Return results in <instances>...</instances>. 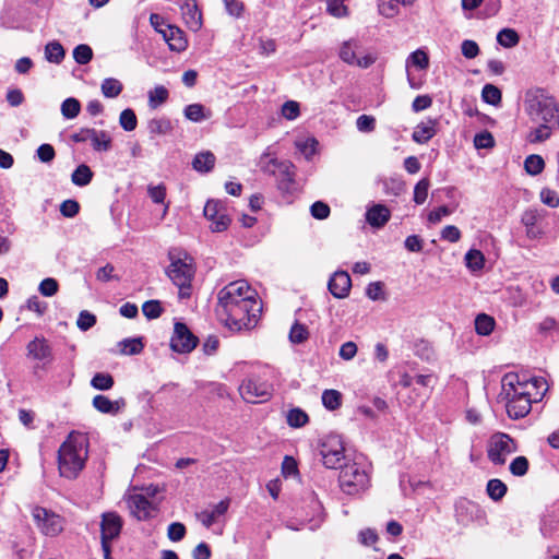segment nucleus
<instances>
[{
  "label": "nucleus",
  "instance_id": "obj_54",
  "mask_svg": "<svg viewBox=\"0 0 559 559\" xmlns=\"http://www.w3.org/2000/svg\"><path fill=\"white\" fill-rule=\"evenodd\" d=\"M59 288L58 282L52 277L43 280L38 286L39 293L45 297H52Z\"/></svg>",
  "mask_w": 559,
  "mask_h": 559
},
{
  "label": "nucleus",
  "instance_id": "obj_34",
  "mask_svg": "<svg viewBox=\"0 0 559 559\" xmlns=\"http://www.w3.org/2000/svg\"><path fill=\"white\" fill-rule=\"evenodd\" d=\"M93 178V173L87 165H80L73 171L71 179L75 186L84 187L87 186Z\"/></svg>",
  "mask_w": 559,
  "mask_h": 559
},
{
  "label": "nucleus",
  "instance_id": "obj_43",
  "mask_svg": "<svg viewBox=\"0 0 559 559\" xmlns=\"http://www.w3.org/2000/svg\"><path fill=\"white\" fill-rule=\"evenodd\" d=\"M342 394L336 390H325L322 393V403L329 411H335L341 406Z\"/></svg>",
  "mask_w": 559,
  "mask_h": 559
},
{
  "label": "nucleus",
  "instance_id": "obj_64",
  "mask_svg": "<svg viewBox=\"0 0 559 559\" xmlns=\"http://www.w3.org/2000/svg\"><path fill=\"white\" fill-rule=\"evenodd\" d=\"M474 144L477 148H491L495 140L490 132L485 131L475 135Z\"/></svg>",
  "mask_w": 559,
  "mask_h": 559
},
{
  "label": "nucleus",
  "instance_id": "obj_31",
  "mask_svg": "<svg viewBox=\"0 0 559 559\" xmlns=\"http://www.w3.org/2000/svg\"><path fill=\"white\" fill-rule=\"evenodd\" d=\"M90 142L95 151L107 152L111 148V138L106 131L93 130Z\"/></svg>",
  "mask_w": 559,
  "mask_h": 559
},
{
  "label": "nucleus",
  "instance_id": "obj_61",
  "mask_svg": "<svg viewBox=\"0 0 559 559\" xmlns=\"http://www.w3.org/2000/svg\"><path fill=\"white\" fill-rule=\"evenodd\" d=\"M186 535V527L182 523L174 522L168 526L167 536L171 542H179Z\"/></svg>",
  "mask_w": 559,
  "mask_h": 559
},
{
  "label": "nucleus",
  "instance_id": "obj_15",
  "mask_svg": "<svg viewBox=\"0 0 559 559\" xmlns=\"http://www.w3.org/2000/svg\"><path fill=\"white\" fill-rule=\"evenodd\" d=\"M180 10L187 27L192 32L200 31L203 25V21L202 12L198 7L197 0H182Z\"/></svg>",
  "mask_w": 559,
  "mask_h": 559
},
{
  "label": "nucleus",
  "instance_id": "obj_25",
  "mask_svg": "<svg viewBox=\"0 0 559 559\" xmlns=\"http://www.w3.org/2000/svg\"><path fill=\"white\" fill-rule=\"evenodd\" d=\"M436 123L432 119L418 123L413 132V140L419 144L427 143L436 134Z\"/></svg>",
  "mask_w": 559,
  "mask_h": 559
},
{
  "label": "nucleus",
  "instance_id": "obj_63",
  "mask_svg": "<svg viewBox=\"0 0 559 559\" xmlns=\"http://www.w3.org/2000/svg\"><path fill=\"white\" fill-rule=\"evenodd\" d=\"M540 200L544 204L548 205L549 207L556 209L559 206V195L556 191L544 188L540 191Z\"/></svg>",
  "mask_w": 559,
  "mask_h": 559
},
{
  "label": "nucleus",
  "instance_id": "obj_1",
  "mask_svg": "<svg viewBox=\"0 0 559 559\" xmlns=\"http://www.w3.org/2000/svg\"><path fill=\"white\" fill-rule=\"evenodd\" d=\"M261 312L262 304L258 294L246 281L231 282L217 294V318L230 331L253 329Z\"/></svg>",
  "mask_w": 559,
  "mask_h": 559
},
{
  "label": "nucleus",
  "instance_id": "obj_60",
  "mask_svg": "<svg viewBox=\"0 0 559 559\" xmlns=\"http://www.w3.org/2000/svg\"><path fill=\"white\" fill-rule=\"evenodd\" d=\"M379 13L385 17H394L399 14V7L395 0L381 1L378 4Z\"/></svg>",
  "mask_w": 559,
  "mask_h": 559
},
{
  "label": "nucleus",
  "instance_id": "obj_9",
  "mask_svg": "<svg viewBox=\"0 0 559 559\" xmlns=\"http://www.w3.org/2000/svg\"><path fill=\"white\" fill-rule=\"evenodd\" d=\"M320 455L326 468L341 467V462L345 459V448L342 438L337 435L326 436L320 444Z\"/></svg>",
  "mask_w": 559,
  "mask_h": 559
},
{
  "label": "nucleus",
  "instance_id": "obj_32",
  "mask_svg": "<svg viewBox=\"0 0 559 559\" xmlns=\"http://www.w3.org/2000/svg\"><path fill=\"white\" fill-rule=\"evenodd\" d=\"M45 58L52 63H60L64 58V49L59 41H50L45 47Z\"/></svg>",
  "mask_w": 559,
  "mask_h": 559
},
{
  "label": "nucleus",
  "instance_id": "obj_57",
  "mask_svg": "<svg viewBox=\"0 0 559 559\" xmlns=\"http://www.w3.org/2000/svg\"><path fill=\"white\" fill-rule=\"evenodd\" d=\"M366 295L369 299L376 300H384V292L383 284L381 282H372L366 288Z\"/></svg>",
  "mask_w": 559,
  "mask_h": 559
},
{
  "label": "nucleus",
  "instance_id": "obj_30",
  "mask_svg": "<svg viewBox=\"0 0 559 559\" xmlns=\"http://www.w3.org/2000/svg\"><path fill=\"white\" fill-rule=\"evenodd\" d=\"M538 123H539V126L532 129L526 136V140L530 143L544 142L547 139H549L551 135V127L549 126L551 122H538ZM552 123L556 124V122H552Z\"/></svg>",
  "mask_w": 559,
  "mask_h": 559
},
{
  "label": "nucleus",
  "instance_id": "obj_42",
  "mask_svg": "<svg viewBox=\"0 0 559 559\" xmlns=\"http://www.w3.org/2000/svg\"><path fill=\"white\" fill-rule=\"evenodd\" d=\"M168 98V91L163 85L155 86L148 92V105L152 108H157L164 104Z\"/></svg>",
  "mask_w": 559,
  "mask_h": 559
},
{
  "label": "nucleus",
  "instance_id": "obj_62",
  "mask_svg": "<svg viewBox=\"0 0 559 559\" xmlns=\"http://www.w3.org/2000/svg\"><path fill=\"white\" fill-rule=\"evenodd\" d=\"M462 55L467 59H474L479 55V47L476 41L465 39L461 44Z\"/></svg>",
  "mask_w": 559,
  "mask_h": 559
},
{
  "label": "nucleus",
  "instance_id": "obj_4",
  "mask_svg": "<svg viewBox=\"0 0 559 559\" xmlns=\"http://www.w3.org/2000/svg\"><path fill=\"white\" fill-rule=\"evenodd\" d=\"M523 109L532 122H556L559 127V106L543 88L532 87L525 92Z\"/></svg>",
  "mask_w": 559,
  "mask_h": 559
},
{
  "label": "nucleus",
  "instance_id": "obj_6",
  "mask_svg": "<svg viewBox=\"0 0 559 559\" xmlns=\"http://www.w3.org/2000/svg\"><path fill=\"white\" fill-rule=\"evenodd\" d=\"M369 485V473L364 465L357 462H347L341 466L338 486L345 495H359L366 491Z\"/></svg>",
  "mask_w": 559,
  "mask_h": 559
},
{
  "label": "nucleus",
  "instance_id": "obj_38",
  "mask_svg": "<svg viewBox=\"0 0 559 559\" xmlns=\"http://www.w3.org/2000/svg\"><path fill=\"white\" fill-rule=\"evenodd\" d=\"M118 346L122 355H136L143 349L141 338H126L121 341Z\"/></svg>",
  "mask_w": 559,
  "mask_h": 559
},
{
  "label": "nucleus",
  "instance_id": "obj_35",
  "mask_svg": "<svg viewBox=\"0 0 559 559\" xmlns=\"http://www.w3.org/2000/svg\"><path fill=\"white\" fill-rule=\"evenodd\" d=\"M102 93L107 98H115L122 92V84L119 80L107 78L100 85Z\"/></svg>",
  "mask_w": 559,
  "mask_h": 559
},
{
  "label": "nucleus",
  "instance_id": "obj_8",
  "mask_svg": "<svg viewBox=\"0 0 559 559\" xmlns=\"http://www.w3.org/2000/svg\"><path fill=\"white\" fill-rule=\"evenodd\" d=\"M516 451L513 439L503 432L491 436L488 442L487 455L490 462L496 465H503L507 457Z\"/></svg>",
  "mask_w": 559,
  "mask_h": 559
},
{
  "label": "nucleus",
  "instance_id": "obj_18",
  "mask_svg": "<svg viewBox=\"0 0 559 559\" xmlns=\"http://www.w3.org/2000/svg\"><path fill=\"white\" fill-rule=\"evenodd\" d=\"M26 350L27 357L44 364H50L53 359L51 346L44 337H35L27 344Z\"/></svg>",
  "mask_w": 559,
  "mask_h": 559
},
{
  "label": "nucleus",
  "instance_id": "obj_58",
  "mask_svg": "<svg viewBox=\"0 0 559 559\" xmlns=\"http://www.w3.org/2000/svg\"><path fill=\"white\" fill-rule=\"evenodd\" d=\"M356 127L360 132H372L376 128V119L369 115H361L356 120Z\"/></svg>",
  "mask_w": 559,
  "mask_h": 559
},
{
  "label": "nucleus",
  "instance_id": "obj_48",
  "mask_svg": "<svg viewBox=\"0 0 559 559\" xmlns=\"http://www.w3.org/2000/svg\"><path fill=\"white\" fill-rule=\"evenodd\" d=\"M142 312L150 320L159 318L163 313V307H162L160 301H158V300L145 301L142 306Z\"/></svg>",
  "mask_w": 559,
  "mask_h": 559
},
{
  "label": "nucleus",
  "instance_id": "obj_24",
  "mask_svg": "<svg viewBox=\"0 0 559 559\" xmlns=\"http://www.w3.org/2000/svg\"><path fill=\"white\" fill-rule=\"evenodd\" d=\"M390 210L382 205L376 204L371 206L366 213V219L372 227H382L390 219Z\"/></svg>",
  "mask_w": 559,
  "mask_h": 559
},
{
  "label": "nucleus",
  "instance_id": "obj_40",
  "mask_svg": "<svg viewBox=\"0 0 559 559\" xmlns=\"http://www.w3.org/2000/svg\"><path fill=\"white\" fill-rule=\"evenodd\" d=\"M414 66L420 70H425L429 67V57L428 55L421 50L417 49L409 55L406 60V67Z\"/></svg>",
  "mask_w": 559,
  "mask_h": 559
},
{
  "label": "nucleus",
  "instance_id": "obj_39",
  "mask_svg": "<svg viewBox=\"0 0 559 559\" xmlns=\"http://www.w3.org/2000/svg\"><path fill=\"white\" fill-rule=\"evenodd\" d=\"M495 326V320L487 314H478L475 319V330L479 335H489Z\"/></svg>",
  "mask_w": 559,
  "mask_h": 559
},
{
  "label": "nucleus",
  "instance_id": "obj_20",
  "mask_svg": "<svg viewBox=\"0 0 559 559\" xmlns=\"http://www.w3.org/2000/svg\"><path fill=\"white\" fill-rule=\"evenodd\" d=\"M308 507L310 512L305 514V521L310 524V528H317L324 520V510L322 503L319 501L314 492H309L307 496Z\"/></svg>",
  "mask_w": 559,
  "mask_h": 559
},
{
  "label": "nucleus",
  "instance_id": "obj_14",
  "mask_svg": "<svg viewBox=\"0 0 559 559\" xmlns=\"http://www.w3.org/2000/svg\"><path fill=\"white\" fill-rule=\"evenodd\" d=\"M204 216L211 221V230L221 233L228 228L230 218L227 216L225 209L218 201L210 200L204 206Z\"/></svg>",
  "mask_w": 559,
  "mask_h": 559
},
{
  "label": "nucleus",
  "instance_id": "obj_37",
  "mask_svg": "<svg viewBox=\"0 0 559 559\" xmlns=\"http://www.w3.org/2000/svg\"><path fill=\"white\" fill-rule=\"evenodd\" d=\"M497 41L502 47L512 48L519 44L520 37L514 29L503 28L497 35Z\"/></svg>",
  "mask_w": 559,
  "mask_h": 559
},
{
  "label": "nucleus",
  "instance_id": "obj_49",
  "mask_svg": "<svg viewBox=\"0 0 559 559\" xmlns=\"http://www.w3.org/2000/svg\"><path fill=\"white\" fill-rule=\"evenodd\" d=\"M91 385L97 390H109L114 385V379L109 373H96L91 381Z\"/></svg>",
  "mask_w": 559,
  "mask_h": 559
},
{
  "label": "nucleus",
  "instance_id": "obj_29",
  "mask_svg": "<svg viewBox=\"0 0 559 559\" xmlns=\"http://www.w3.org/2000/svg\"><path fill=\"white\" fill-rule=\"evenodd\" d=\"M466 267L473 272H479L485 266V255L480 250L471 249L464 257Z\"/></svg>",
  "mask_w": 559,
  "mask_h": 559
},
{
  "label": "nucleus",
  "instance_id": "obj_41",
  "mask_svg": "<svg viewBox=\"0 0 559 559\" xmlns=\"http://www.w3.org/2000/svg\"><path fill=\"white\" fill-rule=\"evenodd\" d=\"M287 424L293 428L304 427L309 418L308 415L300 408H293L286 415Z\"/></svg>",
  "mask_w": 559,
  "mask_h": 559
},
{
  "label": "nucleus",
  "instance_id": "obj_26",
  "mask_svg": "<svg viewBox=\"0 0 559 559\" xmlns=\"http://www.w3.org/2000/svg\"><path fill=\"white\" fill-rule=\"evenodd\" d=\"M294 144L307 160H310L318 152L319 142L313 136L297 138Z\"/></svg>",
  "mask_w": 559,
  "mask_h": 559
},
{
  "label": "nucleus",
  "instance_id": "obj_45",
  "mask_svg": "<svg viewBox=\"0 0 559 559\" xmlns=\"http://www.w3.org/2000/svg\"><path fill=\"white\" fill-rule=\"evenodd\" d=\"M81 110L80 102L73 97L67 98L61 105V114L67 119L75 118Z\"/></svg>",
  "mask_w": 559,
  "mask_h": 559
},
{
  "label": "nucleus",
  "instance_id": "obj_19",
  "mask_svg": "<svg viewBox=\"0 0 559 559\" xmlns=\"http://www.w3.org/2000/svg\"><path fill=\"white\" fill-rule=\"evenodd\" d=\"M330 293L335 298H345L348 296L350 287H352V281L347 272L345 271H337L335 272L328 284Z\"/></svg>",
  "mask_w": 559,
  "mask_h": 559
},
{
  "label": "nucleus",
  "instance_id": "obj_5",
  "mask_svg": "<svg viewBox=\"0 0 559 559\" xmlns=\"http://www.w3.org/2000/svg\"><path fill=\"white\" fill-rule=\"evenodd\" d=\"M168 255L170 264L167 269V275L179 287L180 297H188L190 284L194 276L192 258L179 249H171Z\"/></svg>",
  "mask_w": 559,
  "mask_h": 559
},
{
  "label": "nucleus",
  "instance_id": "obj_44",
  "mask_svg": "<svg viewBox=\"0 0 559 559\" xmlns=\"http://www.w3.org/2000/svg\"><path fill=\"white\" fill-rule=\"evenodd\" d=\"M481 97L485 103L496 106L501 103L502 95L501 91L497 86L492 84H486L483 87Z\"/></svg>",
  "mask_w": 559,
  "mask_h": 559
},
{
  "label": "nucleus",
  "instance_id": "obj_13",
  "mask_svg": "<svg viewBox=\"0 0 559 559\" xmlns=\"http://www.w3.org/2000/svg\"><path fill=\"white\" fill-rule=\"evenodd\" d=\"M198 338L190 332L186 324L177 322L170 338V347L174 352L186 354L195 348Z\"/></svg>",
  "mask_w": 559,
  "mask_h": 559
},
{
  "label": "nucleus",
  "instance_id": "obj_27",
  "mask_svg": "<svg viewBox=\"0 0 559 559\" xmlns=\"http://www.w3.org/2000/svg\"><path fill=\"white\" fill-rule=\"evenodd\" d=\"M183 115L192 122H200L210 119L212 117V111L206 109L203 105L195 103L186 106Z\"/></svg>",
  "mask_w": 559,
  "mask_h": 559
},
{
  "label": "nucleus",
  "instance_id": "obj_33",
  "mask_svg": "<svg viewBox=\"0 0 559 559\" xmlns=\"http://www.w3.org/2000/svg\"><path fill=\"white\" fill-rule=\"evenodd\" d=\"M545 168V162L540 155H528L524 160V169L531 176L539 175Z\"/></svg>",
  "mask_w": 559,
  "mask_h": 559
},
{
  "label": "nucleus",
  "instance_id": "obj_56",
  "mask_svg": "<svg viewBox=\"0 0 559 559\" xmlns=\"http://www.w3.org/2000/svg\"><path fill=\"white\" fill-rule=\"evenodd\" d=\"M96 323V317L88 312L87 310H83L80 312L76 325L81 331H87Z\"/></svg>",
  "mask_w": 559,
  "mask_h": 559
},
{
  "label": "nucleus",
  "instance_id": "obj_10",
  "mask_svg": "<svg viewBox=\"0 0 559 559\" xmlns=\"http://www.w3.org/2000/svg\"><path fill=\"white\" fill-rule=\"evenodd\" d=\"M272 384L257 376L248 377L239 386L241 397L248 403H255L259 399L265 401L271 397Z\"/></svg>",
  "mask_w": 559,
  "mask_h": 559
},
{
  "label": "nucleus",
  "instance_id": "obj_21",
  "mask_svg": "<svg viewBox=\"0 0 559 559\" xmlns=\"http://www.w3.org/2000/svg\"><path fill=\"white\" fill-rule=\"evenodd\" d=\"M162 36L164 40L168 44L169 49L173 51L181 52L186 50L188 46L185 33L175 25L166 27Z\"/></svg>",
  "mask_w": 559,
  "mask_h": 559
},
{
  "label": "nucleus",
  "instance_id": "obj_16",
  "mask_svg": "<svg viewBox=\"0 0 559 559\" xmlns=\"http://www.w3.org/2000/svg\"><path fill=\"white\" fill-rule=\"evenodd\" d=\"M128 507L138 520H146L155 511L154 504L142 493H132L127 498Z\"/></svg>",
  "mask_w": 559,
  "mask_h": 559
},
{
  "label": "nucleus",
  "instance_id": "obj_53",
  "mask_svg": "<svg viewBox=\"0 0 559 559\" xmlns=\"http://www.w3.org/2000/svg\"><path fill=\"white\" fill-rule=\"evenodd\" d=\"M429 180L424 178L420 181L417 182L414 189V202L417 204H423L428 195V189H429Z\"/></svg>",
  "mask_w": 559,
  "mask_h": 559
},
{
  "label": "nucleus",
  "instance_id": "obj_22",
  "mask_svg": "<svg viewBox=\"0 0 559 559\" xmlns=\"http://www.w3.org/2000/svg\"><path fill=\"white\" fill-rule=\"evenodd\" d=\"M93 406L103 414L117 415L126 406V402L123 399L111 401L107 396L99 394L94 396Z\"/></svg>",
  "mask_w": 559,
  "mask_h": 559
},
{
  "label": "nucleus",
  "instance_id": "obj_7",
  "mask_svg": "<svg viewBox=\"0 0 559 559\" xmlns=\"http://www.w3.org/2000/svg\"><path fill=\"white\" fill-rule=\"evenodd\" d=\"M32 516L37 528L46 536L53 537L63 531V518L46 508L35 507Z\"/></svg>",
  "mask_w": 559,
  "mask_h": 559
},
{
  "label": "nucleus",
  "instance_id": "obj_2",
  "mask_svg": "<svg viewBox=\"0 0 559 559\" xmlns=\"http://www.w3.org/2000/svg\"><path fill=\"white\" fill-rule=\"evenodd\" d=\"M545 391L544 379L509 372L501 380L500 397L506 403L509 417L519 419L531 412L532 403L540 401Z\"/></svg>",
  "mask_w": 559,
  "mask_h": 559
},
{
  "label": "nucleus",
  "instance_id": "obj_12",
  "mask_svg": "<svg viewBox=\"0 0 559 559\" xmlns=\"http://www.w3.org/2000/svg\"><path fill=\"white\" fill-rule=\"evenodd\" d=\"M122 528V520L115 512L104 513L100 522L102 548L106 558L110 554V543L117 538Z\"/></svg>",
  "mask_w": 559,
  "mask_h": 559
},
{
  "label": "nucleus",
  "instance_id": "obj_59",
  "mask_svg": "<svg viewBox=\"0 0 559 559\" xmlns=\"http://www.w3.org/2000/svg\"><path fill=\"white\" fill-rule=\"evenodd\" d=\"M300 114L299 104L295 100H288L282 106V115L287 120H295Z\"/></svg>",
  "mask_w": 559,
  "mask_h": 559
},
{
  "label": "nucleus",
  "instance_id": "obj_11",
  "mask_svg": "<svg viewBox=\"0 0 559 559\" xmlns=\"http://www.w3.org/2000/svg\"><path fill=\"white\" fill-rule=\"evenodd\" d=\"M360 47L357 39H348L342 43L340 47L338 56L341 60L349 66H356L361 69H367L372 66L377 58L372 53H366L361 57H357L356 50Z\"/></svg>",
  "mask_w": 559,
  "mask_h": 559
},
{
  "label": "nucleus",
  "instance_id": "obj_28",
  "mask_svg": "<svg viewBox=\"0 0 559 559\" xmlns=\"http://www.w3.org/2000/svg\"><path fill=\"white\" fill-rule=\"evenodd\" d=\"M215 160L216 158L212 152H201L194 156L192 167L199 173H209L214 167Z\"/></svg>",
  "mask_w": 559,
  "mask_h": 559
},
{
  "label": "nucleus",
  "instance_id": "obj_55",
  "mask_svg": "<svg viewBox=\"0 0 559 559\" xmlns=\"http://www.w3.org/2000/svg\"><path fill=\"white\" fill-rule=\"evenodd\" d=\"M510 472L514 476H524L528 469V461L525 456H516L510 464Z\"/></svg>",
  "mask_w": 559,
  "mask_h": 559
},
{
  "label": "nucleus",
  "instance_id": "obj_51",
  "mask_svg": "<svg viewBox=\"0 0 559 559\" xmlns=\"http://www.w3.org/2000/svg\"><path fill=\"white\" fill-rule=\"evenodd\" d=\"M150 132L153 134H167L171 131V122L168 119H152L148 122Z\"/></svg>",
  "mask_w": 559,
  "mask_h": 559
},
{
  "label": "nucleus",
  "instance_id": "obj_17",
  "mask_svg": "<svg viewBox=\"0 0 559 559\" xmlns=\"http://www.w3.org/2000/svg\"><path fill=\"white\" fill-rule=\"evenodd\" d=\"M230 506L228 498L221 500L218 503L212 506L210 509L200 511L195 514L197 519L203 526L210 528L219 521L222 516L226 514Z\"/></svg>",
  "mask_w": 559,
  "mask_h": 559
},
{
  "label": "nucleus",
  "instance_id": "obj_47",
  "mask_svg": "<svg viewBox=\"0 0 559 559\" xmlns=\"http://www.w3.org/2000/svg\"><path fill=\"white\" fill-rule=\"evenodd\" d=\"M73 58L79 64H86L93 58V50L88 45L81 44L73 49Z\"/></svg>",
  "mask_w": 559,
  "mask_h": 559
},
{
  "label": "nucleus",
  "instance_id": "obj_52",
  "mask_svg": "<svg viewBox=\"0 0 559 559\" xmlns=\"http://www.w3.org/2000/svg\"><path fill=\"white\" fill-rule=\"evenodd\" d=\"M345 0H326V10L334 17H344L348 14Z\"/></svg>",
  "mask_w": 559,
  "mask_h": 559
},
{
  "label": "nucleus",
  "instance_id": "obj_23",
  "mask_svg": "<svg viewBox=\"0 0 559 559\" xmlns=\"http://www.w3.org/2000/svg\"><path fill=\"white\" fill-rule=\"evenodd\" d=\"M260 169L264 173L275 175L277 173V168L287 169V167H293V164L288 160H280L275 156L272 155L270 148H267L259 159Z\"/></svg>",
  "mask_w": 559,
  "mask_h": 559
},
{
  "label": "nucleus",
  "instance_id": "obj_50",
  "mask_svg": "<svg viewBox=\"0 0 559 559\" xmlns=\"http://www.w3.org/2000/svg\"><path fill=\"white\" fill-rule=\"evenodd\" d=\"M119 123L123 130L133 131L138 123L134 111L130 108L122 110L119 117Z\"/></svg>",
  "mask_w": 559,
  "mask_h": 559
},
{
  "label": "nucleus",
  "instance_id": "obj_3",
  "mask_svg": "<svg viewBox=\"0 0 559 559\" xmlns=\"http://www.w3.org/2000/svg\"><path fill=\"white\" fill-rule=\"evenodd\" d=\"M88 457V440L84 433L72 431L58 450L59 475L75 479L83 471Z\"/></svg>",
  "mask_w": 559,
  "mask_h": 559
},
{
  "label": "nucleus",
  "instance_id": "obj_36",
  "mask_svg": "<svg viewBox=\"0 0 559 559\" xmlns=\"http://www.w3.org/2000/svg\"><path fill=\"white\" fill-rule=\"evenodd\" d=\"M507 485L500 479L493 478L487 483V493L493 501L501 500L507 493Z\"/></svg>",
  "mask_w": 559,
  "mask_h": 559
},
{
  "label": "nucleus",
  "instance_id": "obj_46",
  "mask_svg": "<svg viewBox=\"0 0 559 559\" xmlns=\"http://www.w3.org/2000/svg\"><path fill=\"white\" fill-rule=\"evenodd\" d=\"M309 331L305 324L296 322L289 332V341L295 344L304 343L308 340Z\"/></svg>",
  "mask_w": 559,
  "mask_h": 559
}]
</instances>
